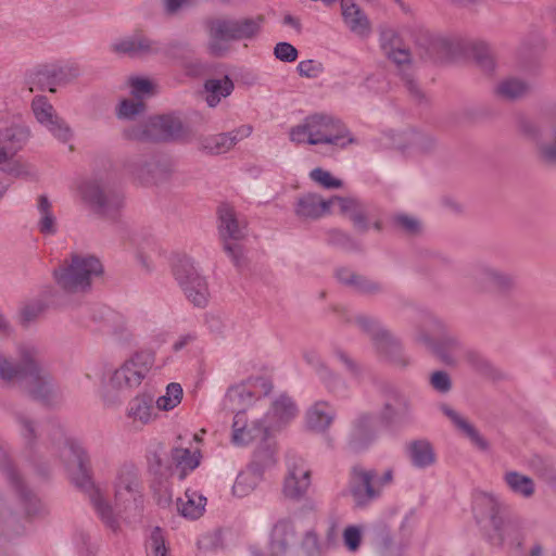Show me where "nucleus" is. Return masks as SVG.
Instances as JSON below:
<instances>
[{"instance_id": "57", "label": "nucleus", "mask_w": 556, "mask_h": 556, "mask_svg": "<svg viewBox=\"0 0 556 556\" xmlns=\"http://www.w3.org/2000/svg\"><path fill=\"white\" fill-rule=\"evenodd\" d=\"M306 540H307L308 542H312L314 545H316V543H317V538H316V535H315V534H313V533H308V534H307V536H306Z\"/></svg>"}, {"instance_id": "59", "label": "nucleus", "mask_w": 556, "mask_h": 556, "mask_svg": "<svg viewBox=\"0 0 556 556\" xmlns=\"http://www.w3.org/2000/svg\"><path fill=\"white\" fill-rule=\"evenodd\" d=\"M262 386L264 387L265 394H268L273 388L271 384L266 381H263Z\"/></svg>"}, {"instance_id": "33", "label": "nucleus", "mask_w": 556, "mask_h": 556, "mask_svg": "<svg viewBox=\"0 0 556 556\" xmlns=\"http://www.w3.org/2000/svg\"><path fill=\"white\" fill-rule=\"evenodd\" d=\"M309 177L326 189H338L342 187V181L334 178L328 170L320 167L313 169Z\"/></svg>"}, {"instance_id": "62", "label": "nucleus", "mask_w": 556, "mask_h": 556, "mask_svg": "<svg viewBox=\"0 0 556 556\" xmlns=\"http://www.w3.org/2000/svg\"><path fill=\"white\" fill-rule=\"evenodd\" d=\"M321 1L327 4H331V3L336 2L337 0H321Z\"/></svg>"}, {"instance_id": "25", "label": "nucleus", "mask_w": 556, "mask_h": 556, "mask_svg": "<svg viewBox=\"0 0 556 556\" xmlns=\"http://www.w3.org/2000/svg\"><path fill=\"white\" fill-rule=\"evenodd\" d=\"M444 413L451 418L454 425L464 433H466L481 450H486L489 447L488 442L479 434L473 426L470 425L458 413L447 407L444 408Z\"/></svg>"}, {"instance_id": "49", "label": "nucleus", "mask_w": 556, "mask_h": 556, "mask_svg": "<svg viewBox=\"0 0 556 556\" xmlns=\"http://www.w3.org/2000/svg\"><path fill=\"white\" fill-rule=\"evenodd\" d=\"M226 250L232 256L237 266H242L244 264L243 253L238 244H227Z\"/></svg>"}, {"instance_id": "37", "label": "nucleus", "mask_w": 556, "mask_h": 556, "mask_svg": "<svg viewBox=\"0 0 556 556\" xmlns=\"http://www.w3.org/2000/svg\"><path fill=\"white\" fill-rule=\"evenodd\" d=\"M275 55L277 59L285 62H292L298 56L296 49L288 42H279L275 47Z\"/></svg>"}, {"instance_id": "55", "label": "nucleus", "mask_w": 556, "mask_h": 556, "mask_svg": "<svg viewBox=\"0 0 556 556\" xmlns=\"http://www.w3.org/2000/svg\"><path fill=\"white\" fill-rule=\"evenodd\" d=\"M543 553V548L541 545H535L532 547L530 552V556H541Z\"/></svg>"}, {"instance_id": "31", "label": "nucleus", "mask_w": 556, "mask_h": 556, "mask_svg": "<svg viewBox=\"0 0 556 556\" xmlns=\"http://www.w3.org/2000/svg\"><path fill=\"white\" fill-rule=\"evenodd\" d=\"M412 458L417 466H427L434 459L431 446L426 442H415L412 445Z\"/></svg>"}, {"instance_id": "43", "label": "nucleus", "mask_w": 556, "mask_h": 556, "mask_svg": "<svg viewBox=\"0 0 556 556\" xmlns=\"http://www.w3.org/2000/svg\"><path fill=\"white\" fill-rule=\"evenodd\" d=\"M298 70L301 76L315 77L320 72V65L312 60H305L299 63Z\"/></svg>"}, {"instance_id": "53", "label": "nucleus", "mask_w": 556, "mask_h": 556, "mask_svg": "<svg viewBox=\"0 0 556 556\" xmlns=\"http://www.w3.org/2000/svg\"><path fill=\"white\" fill-rule=\"evenodd\" d=\"M391 479H392V472H391V471H387V472L383 475L382 479H381V480H376V482H378V483H379V488L381 489V486H382L383 484H386V483L390 482V481H391Z\"/></svg>"}, {"instance_id": "18", "label": "nucleus", "mask_w": 556, "mask_h": 556, "mask_svg": "<svg viewBox=\"0 0 556 556\" xmlns=\"http://www.w3.org/2000/svg\"><path fill=\"white\" fill-rule=\"evenodd\" d=\"M177 505L182 516L195 519L202 516L206 505V498L194 491H187L185 495L178 500Z\"/></svg>"}, {"instance_id": "50", "label": "nucleus", "mask_w": 556, "mask_h": 556, "mask_svg": "<svg viewBox=\"0 0 556 556\" xmlns=\"http://www.w3.org/2000/svg\"><path fill=\"white\" fill-rule=\"evenodd\" d=\"M192 1L193 0H165V8L168 13L173 14L180 8L190 4Z\"/></svg>"}, {"instance_id": "40", "label": "nucleus", "mask_w": 556, "mask_h": 556, "mask_svg": "<svg viewBox=\"0 0 556 556\" xmlns=\"http://www.w3.org/2000/svg\"><path fill=\"white\" fill-rule=\"evenodd\" d=\"M151 548L153 556H167V547L160 528H155L151 534Z\"/></svg>"}, {"instance_id": "39", "label": "nucleus", "mask_w": 556, "mask_h": 556, "mask_svg": "<svg viewBox=\"0 0 556 556\" xmlns=\"http://www.w3.org/2000/svg\"><path fill=\"white\" fill-rule=\"evenodd\" d=\"M331 422V417L319 409H313L308 414V424L313 429H325Z\"/></svg>"}, {"instance_id": "24", "label": "nucleus", "mask_w": 556, "mask_h": 556, "mask_svg": "<svg viewBox=\"0 0 556 556\" xmlns=\"http://www.w3.org/2000/svg\"><path fill=\"white\" fill-rule=\"evenodd\" d=\"M173 462L180 479H184L189 470L199 465V455L188 448L177 447L172 453Z\"/></svg>"}, {"instance_id": "2", "label": "nucleus", "mask_w": 556, "mask_h": 556, "mask_svg": "<svg viewBox=\"0 0 556 556\" xmlns=\"http://www.w3.org/2000/svg\"><path fill=\"white\" fill-rule=\"evenodd\" d=\"M102 273L100 262L93 256L73 255L54 275L58 283L67 292L84 291L90 286L91 278Z\"/></svg>"}, {"instance_id": "13", "label": "nucleus", "mask_w": 556, "mask_h": 556, "mask_svg": "<svg viewBox=\"0 0 556 556\" xmlns=\"http://www.w3.org/2000/svg\"><path fill=\"white\" fill-rule=\"evenodd\" d=\"M81 193L84 199L98 208L105 210L111 204H118L116 194L106 191L99 182L90 181L83 186Z\"/></svg>"}, {"instance_id": "14", "label": "nucleus", "mask_w": 556, "mask_h": 556, "mask_svg": "<svg viewBox=\"0 0 556 556\" xmlns=\"http://www.w3.org/2000/svg\"><path fill=\"white\" fill-rule=\"evenodd\" d=\"M332 200H323L317 194H307L299 200L296 214L303 218H318L329 213Z\"/></svg>"}, {"instance_id": "45", "label": "nucleus", "mask_w": 556, "mask_h": 556, "mask_svg": "<svg viewBox=\"0 0 556 556\" xmlns=\"http://www.w3.org/2000/svg\"><path fill=\"white\" fill-rule=\"evenodd\" d=\"M431 383L437 390L442 391V392H446L451 388L450 378H448L447 374H445L443 371L434 372L431 377Z\"/></svg>"}, {"instance_id": "29", "label": "nucleus", "mask_w": 556, "mask_h": 556, "mask_svg": "<svg viewBox=\"0 0 556 556\" xmlns=\"http://www.w3.org/2000/svg\"><path fill=\"white\" fill-rule=\"evenodd\" d=\"M291 528L287 523L276 525L271 532V546L275 551H285L290 545Z\"/></svg>"}, {"instance_id": "54", "label": "nucleus", "mask_w": 556, "mask_h": 556, "mask_svg": "<svg viewBox=\"0 0 556 556\" xmlns=\"http://www.w3.org/2000/svg\"><path fill=\"white\" fill-rule=\"evenodd\" d=\"M10 159L8 152L3 149V148H0V165L8 162Z\"/></svg>"}, {"instance_id": "16", "label": "nucleus", "mask_w": 556, "mask_h": 556, "mask_svg": "<svg viewBox=\"0 0 556 556\" xmlns=\"http://www.w3.org/2000/svg\"><path fill=\"white\" fill-rule=\"evenodd\" d=\"M153 400L147 394H139L129 404L128 417L135 424L146 425L154 418Z\"/></svg>"}, {"instance_id": "51", "label": "nucleus", "mask_w": 556, "mask_h": 556, "mask_svg": "<svg viewBox=\"0 0 556 556\" xmlns=\"http://www.w3.org/2000/svg\"><path fill=\"white\" fill-rule=\"evenodd\" d=\"M53 217L51 213L42 214V219L40 223V229L42 232L50 233L53 231Z\"/></svg>"}, {"instance_id": "42", "label": "nucleus", "mask_w": 556, "mask_h": 556, "mask_svg": "<svg viewBox=\"0 0 556 556\" xmlns=\"http://www.w3.org/2000/svg\"><path fill=\"white\" fill-rule=\"evenodd\" d=\"M275 412L281 418L289 417L294 414L295 407L289 397L281 396L275 402Z\"/></svg>"}, {"instance_id": "61", "label": "nucleus", "mask_w": 556, "mask_h": 556, "mask_svg": "<svg viewBox=\"0 0 556 556\" xmlns=\"http://www.w3.org/2000/svg\"><path fill=\"white\" fill-rule=\"evenodd\" d=\"M380 334H381V338H383V339H388L389 338L388 333L384 332V331H381Z\"/></svg>"}, {"instance_id": "21", "label": "nucleus", "mask_w": 556, "mask_h": 556, "mask_svg": "<svg viewBox=\"0 0 556 556\" xmlns=\"http://www.w3.org/2000/svg\"><path fill=\"white\" fill-rule=\"evenodd\" d=\"M222 222V231L228 238L239 240L243 237L242 227L237 220L233 208L229 204H222L218 210Z\"/></svg>"}, {"instance_id": "41", "label": "nucleus", "mask_w": 556, "mask_h": 556, "mask_svg": "<svg viewBox=\"0 0 556 556\" xmlns=\"http://www.w3.org/2000/svg\"><path fill=\"white\" fill-rule=\"evenodd\" d=\"M345 545L351 551H356L361 543V531L356 527H348L343 532Z\"/></svg>"}, {"instance_id": "48", "label": "nucleus", "mask_w": 556, "mask_h": 556, "mask_svg": "<svg viewBox=\"0 0 556 556\" xmlns=\"http://www.w3.org/2000/svg\"><path fill=\"white\" fill-rule=\"evenodd\" d=\"M354 223V226L358 229V230H362V231H365L367 230L368 228V218H367V215L366 213L362 210V207L359 206V208L355 212V214L352 215V218H351Z\"/></svg>"}, {"instance_id": "26", "label": "nucleus", "mask_w": 556, "mask_h": 556, "mask_svg": "<svg viewBox=\"0 0 556 556\" xmlns=\"http://www.w3.org/2000/svg\"><path fill=\"white\" fill-rule=\"evenodd\" d=\"M150 49V42L140 35H135L132 37L122 39L119 42L114 45V50L116 52L128 54L148 52Z\"/></svg>"}, {"instance_id": "19", "label": "nucleus", "mask_w": 556, "mask_h": 556, "mask_svg": "<svg viewBox=\"0 0 556 556\" xmlns=\"http://www.w3.org/2000/svg\"><path fill=\"white\" fill-rule=\"evenodd\" d=\"M33 110L39 123L68 131L63 121L55 115L53 106L45 98L35 99L33 101Z\"/></svg>"}, {"instance_id": "12", "label": "nucleus", "mask_w": 556, "mask_h": 556, "mask_svg": "<svg viewBox=\"0 0 556 556\" xmlns=\"http://www.w3.org/2000/svg\"><path fill=\"white\" fill-rule=\"evenodd\" d=\"M311 471L302 464H295L290 469L283 485V493L291 498L301 497L311 484Z\"/></svg>"}, {"instance_id": "1", "label": "nucleus", "mask_w": 556, "mask_h": 556, "mask_svg": "<svg viewBox=\"0 0 556 556\" xmlns=\"http://www.w3.org/2000/svg\"><path fill=\"white\" fill-rule=\"evenodd\" d=\"M289 137L296 144L345 147L353 142V138L340 122L318 113L305 117L302 123L291 127Z\"/></svg>"}, {"instance_id": "22", "label": "nucleus", "mask_w": 556, "mask_h": 556, "mask_svg": "<svg viewBox=\"0 0 556 556\" xmlns=\"http://www.w3.org/2000/svg\"><path fill=\"white\" fill-rule=\"evenodd\" d=\"M504 480L514 493L520 494L523 497H530L534 494V482L528 476L517 471H507Z\"/></svg>"}, {"instance_id": "20", "label": "nucleus", "mask_w": 556, "mask_h": 556, "mask_svg": "<svg viewBox=\"0 0 556 556\" xmlns=\"http://www.w3.org/2000/svg\"><path fill=\"white\" fill-rule=\"evenodd\" d=\"M522 129L527 136L536 141L540 160L546 164H556V134L553 142H540L536 140L539 130L534 125L526 123L523 124Z\"/></svg>"}, {"instance_id": "63", "label": "nucleus", "mask_w": 556, "mask_h": 556, "mask_svg": "<svg viewBox=\"0 0 556 556\" xmlns=\"http://www.w3.org/2000/svg\"><path fill=\"white\" fill-rule=\"evenodd\" d=\"M3 321H2V317L0 316V327L2 326Z\"/></svg>"}, {"instance_id": "11", "label": "nucleus", "mask_w": 556, "mask_h": 556, "mask_svg": "<svg viewBox=\"0 0 556 556\" xmlns=\"http://www.w3.org/2000/svg\"><path fill=\"white\" fill-rule=\"evenodd\" d=\"M341 14L351 31L366 36L370 31V22L363 10L353 0H341Z\"/></svg>"}, {"instance_id": "52", "label": "nucleus", "mask_w": 556, "mask_h": 556, "mask_svg": "<svg viewBox=\"0 0 556 556\" xmlns=\"http://www.w3.org/2000/svg\"><path fill=\"white\" fill-rule=\"evenodd\" d=\"M39 210L41 214L50 213V202L47 197L41 195L39 198Z\"/></svg>"}, {"instance_id": "44", "label": "nucleus", "mask_w": 556, "mask_h": 556, "mask_svg": "<svg viewBox=\"0 0 556 556\" xmlns=\"http://www.w3.org/2000/svg\"><path fill=\"white\" fill-rule=\"evenodd\" d=\"M395 222L408 233H416L419 230V223L416 218L407 215H399Z\"/></svg>"}, {"instance_id": "60", "label": "nucleus", "mask_w": 556, "mask_h": 556, "mask_svg": "<svg viewBox=\"0 0 556 556\" xmlns=\"http://www.w3.org/2000/svg\"><path fill=\"white\" fill-rule=\"evenodd\" d=\"M374 226L377 230L381 229V222L379 219L375 220Z\"/></svg>"}, {"instance_id": "5", "label": "nucleus", "mask_w": 556, "mask_h": 556, "mask_svg": "<svg viewBox=\"0 0 556 556\" xmlns=\"http://www.w3.org/2000/svg\"><path fill=\"white\" fill-rule=\"evenodd\" d=\"M62 457L67 463L76 483L81 488H89L90 497L98 509L102 514L109 513V506L102 503L101 491L90 481L85 452L78 445L71 443L62 452Z\"/></svg>"}, {"instance_id": "7", "label": "nucleus", "mask_w": 556, "mask_h": 556, "mask_svg": "<svg viewBox=\"0 0 556 556\" xmlns=\"http://www.w3.org/2000/svg\"><path fill=\"white\" fill-rule=\"evenodd\" d=\"M180 130V124L170 117H153L144 128L134 129L129 137L136 140L161 141L173 138Z\"/></svg>"}, {"instance_id": "46", "label": "nucleus", "mask_w": 556, "mask_h": 556, "mask_svg": "<svg viewBox=\"0 0 556 556\" xmlns=\"http://www.w3.org/2000/svg\"><path fill=\"white\" fill-rule=\"evenodd\" d=\"M388 56L396 64H406L410 61V53L406 49L394 48L388 52Z\"/></svg>"}, {"instance_id": "4", "label": "nucleus", "mask_w": 556, "mask_h": 556, "mask_svg": "<svg viewBox=\"0 0 556 556\" xmlns=\"http://www.w3.org/2000/svg\"><path fill=\"white\" fill-rule=\"evenodd\" d=\"M154 364L151 352H138L127 359L112 377L116 390H130L141 384Z\"/></svg>"}, {"instance_id": "27", "label": "nucleus", "mask_w": 556, "mask_h": 556, "mask_svg": "<svg viewBox=\"0 0 556 556\" xmlns=\"http://www.w3.org/2000/svg\"><path fill=\"white\" fill-rule=\"evenodd\" d=\"M182 400V388L179 383H169L165 394L161 395L155 404L159 409L170 410L180 404Z\"/></svg>"}, {"instance_id": "47", "label": "nucleus", "mask_w": 556, "mask_h": 556, "mask_svg": "<svg viewBox=\"0 0 556 556\" xmlns=\"http://www.w3.org/2000/svg\"><path fill=\"white\" fill-rule=\"evenodd\" d=\"M42 311L43 307L39 303L26 305L22 311V318L24 321L29 323L34 320Z\"/></svg>"}, {"instance_id": "38", "label": "nucleus", "mask_w": 556, "mask_h": 556, "mask_svg": "<svg viewBox=\"0 0 556 556\" xmlns=\"http://www.w3.org/2000/svg\"><path fill=\"white\" fill-rule=\"evenodd\" d=\"M330 200H332V203L337 202L340 206V212L350 216V218L361 206L356 200L351 198L332 197Z\"/></svg>"}, {"instance_id": "32", "label": "nucleus", "mask_w": 556, "mask_h": 556, "mask_svg": "<svg viewBox=\"0 0 556 556\" xmlns=\"http://www.w3.org/2000/svg\"><path fill=\"white\" fill-rule=\"evenodd\" d=\"M261 432V428H248L245 425H241L239 416L233 421V440L237 443L244 444L254 440L257 435L255 432Z\"/></svg>"}, {"instance_id": "15", "label": "nucleus", "mask_w": 556, "mask_h": 556, "mask_svg": "<svg viewBox=\"0 0 556 556\" xmlns=\"http://www.w3.org/2000/svg\"><path fill=\"white\" fill-rule=\"evenodd\" d=\"M233 90V83L228 76L219 79H208L204 84L205 101L208 106H216L223 98Z\"/></svg>"}, {"instance_id": "30", "label": "nucleus", "mask_w": 556, "mask_h": 556, "mask_svg": "<svg viewBox=\"0 0 556 556\" xmlns=\"http://www.w3.org/2000/svg\"><path fill=\"white\" fill-rule=\"evenodd\" d=\"M473 59L485 72L491 73L495 68V60L488 46L483 43L473 47Z\"/></svg>"}, {"instance_id": "34", "label": "nucleus", "mask_w": 556, "mask_h": 556, "mask_svg": "<svg viewBox=\"0 0 556 556\" xmlns=\"http://www.w3.org/2000/svg\"><path fill=\"white\" fill-rule=\"evenodd\" d=\"M144 103L141 100H122L117 111L121 118H134L136 115L144 111Z\"/></svg>"}, {"instance_id": "6", "label": "nucleus", "mask_w": 556, "mask_h": 556, "mask_svg": "<svg viewBox=\"0 0 556 556\" xmlns=\"http://www.w3.org/2000/svg\"><path fill=\"white\" fill-rule=\"evenodd\" d=\"M175 274L188 298L191 299L195 305L202 306L207 302L208 292L206 282L198 275L191 264L187 262L179 264Z\"/></svg>"}, {"instance_id": "28", "label": "nucleus", "mask_w": 556, "mask_h": 556, "mask_svg": "<svg viewBox=\"0 0 556 556\" xmlns=\"http://www.w3.org/2000/svg\"><path fill=\"white\" fill-rule=\"evenodd\" d=\"M262 22L263 17L261 16L256 18L233 20L235 35H232V38L240 40L254 36L258 31Z\"/></svg>"}, {"instance_id": "10", "label": "nucleus", "mask_w": 556, "mask_h": 556, "mask_svg": "<svg viewBox=\"0 0 556 556\" xmlns=\"http://www.w3.org/2000/svg\"><path fill=\"white\" fill-rule=\"evenodd\" d=\"M252 134L251 126H242L231 134H216L202 140V148L211 154H220L229 151L239 140Z\"/></svg>"}, {"instance_id": "58", "label": "nucleus", "mask_w": 556, "mask_h": 556, "mask_svg": "<svg viewBox=\"0 0 556 556\" xmlns=\"http://www.w3.org/2000/svg\"><path fill=\"white\" fill-rule=\"evenodd\" d=\"M285 23H287V24H292V25L298 26V23H296V22L294 21V18H293L292 16H290V15H288V16H286V17H285Z\"/></svg>"}, {"instance_id": "56", "label": "nucleus", "mask_w": 556, "mask_h": 556, "mask_svg": "<svg viewBox=\"0 0 556 556\" xmlns=\"http://www.w3.org/2000/svg\"><path fill=\"white\" fill-rule=\"evenodd\" d=\"M497 279H498V282L501 285H504V286H509L510 285V279L507 278V277L498 276Z\"/></svg>"}, {"instance_id": "23", "label": "nucleus", "mask_w": 556, "mask_h": 556, "mask_svg": "<svg viewBox=\"0 0 556 556\" xmlns=\"http://www.w3.org/2000/svg\"><path fill=\"white\" fill-rule=\"evenodd\" d=\"M528 90L529 86L523 80L518 78H507L497 85L495 93L502 99L515 100L525 96Z\"/></svg>"}, {"instance_id": "3", "label": "nucleus", "mask_w": 556, "mask_h": 556, "mask_svg": "<svg viewBox=\"0 0 556 556\" xmlns=\"http://www.w3.org/2000/svg\"><path fill=\"white\" fill-rule=\"evenodd\" d=\"M24 364L23 368L15 369L5 358L0 357V378L23 381L28 391L36 396L43 397L50 394L53 386L50 374L40 368L33 358H25Z\"/></svg>"}, {"instance_id": "9", "label": "nucleus", "mask_w": 556, "mask_h": 556, "mask_svg": "<svg viewBox=\"0 0 556 556\" xmlns=\"http://www.w3.org/2000/svg\"><path fill=\"white\" fill-rule=\"evenodd\" d=\"M210 35L208 49L214 55H222L227 51V42L235 40L233 20L214 18L206 23Z\"/></svg>"}, {"instance_id": "17", "label": "nucleus", "mask_w": 556, "mask_h": 556, "mask_svg": "<svg viewBox=\"0 0 556 556\" xmlns=\"http://www.w3.org/2000/svg\"><path fill=\"white\" fill-rule=\"evenodd\" d=\"M139 490L137 475L132 467L124 466L118 470L115 482V497L124 500L132 496Z\"/></svg>"}, {"instance_id": "8", "label": "nucleus", "mask_w": 556, "mask_h": 556, "mask_svg": "<svg viewBox=\"0 0 556 556\" xmlns=\"http://www.w3.org/2000/svg\"><path fill=\"white\" fill-rule=\"evenodd\" d=\"M375 477L372 471L358 467L352 469L350 488L357 505H365L380 494L379 483L375 481Z\"/></svg>"}, {"instance_id": "35", "label": "nucleus", "mask_w": 556, "mask_h": 556, "mask_svg": "<svg viewBox=\"0 0 556 556\" xmlns=\"http://www.w3.org/2000/svg\"><path fill=\"white\" fill-rule=\"evenodd\" d=\"M338 278L341 282L353 286L359 290H369L371 289L370 283H368L362 277L350 271L348 268H342L338 271Z\"/></svg>"}, {"instance_id": "36", "label": "nucleus", "mask_w": 556, "mask_h": 556, "mask_svg": "<svg viewBox=\"0 0 556 556\" xmlns=\"http://www.w3.org/2000/svg\"><path fill=\"white\" fill-rule=\"evenodd\" d=\"M129 86L131 87L132 96H135L137 99L153 93V85L149 79L146 78H130Z\"/></svg>"}]
</instances>
